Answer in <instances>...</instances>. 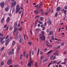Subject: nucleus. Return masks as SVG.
Segmentation results:
<instances>
[{"label":"nucleus","instance_id":"16","mask_svg":"<svg viewBox=\"0 0 67 67\" xmlns=\"http://www.w3.org/2000/svg\"><path fill=\"white\" fill-rule=\"evenodd\" d=\"M6 21L7 23H8L10 21V17H8V18L6 20Z\"/></svg>","mask_w":67,"mask_h":67},{"label":"nucleus","instance_id":"64","mask_svg":"<svg viewBox=\"0 0 67 67\" xmlns=\"http://www.w3.org/2000/svg\"><path fill=\"white\" fill-rule=\"evenodd\" d=\"M18 65H15L14 66V67H18Z\"/></svg>","mask_w":67,"mask_h":67},{"label":"nucleus","instance_id":"33","mask_svg":"<svg viewBox=\"0 0 67 67\" xmlns=\"http://www.w3.org/2000/svg\"><path fill=\"white\" fill-rule=\"evenodd\" d=\"M23 54H20V59H22V57H22V56H23Z\"/></svg>","mask_w":67,"mask_h":67},{"label":"nucleus","instance_id":"49","mask_svg":"<svg viewBox=\"0 0 67 67\" xmlns=\"http://www.w3.org/2000/svg\"><path fill=\"white\" fill-rule=\"evenodd\" d=\"M58 62V60H55L54 61V63H57V62Z\"/></svg>","mask_w":67,"mask_h":67},{"label":"nucleus","instance_id":"38","mask_svg":"<svg viewBox=\"0 0 67 67\" xmlns=\"http://www.w3.org/2000/svg\"><path fill=\"white\" fill-rule=\"evenodd\" d=\"M4 65V62L3 61L2 62H1V65Z\"/></svg>","mask_w":67,"mask_h":67},{"label":"nucleus","instance_id":"55","mask_svg":"<svg viewBox=\"0 0 67 67\" xmlns=\"http://www.w3.org/2000/svg\"><path fill=\"white\" fill-rule=\"evenodd\" d=\"M4 49V47H3L1 49V51H2Z\"/></svg>","mask_w":67,"mask_h":67},{"label":"nucleus","instance_id":"25","mask_svg":"<svg viewBox=\"0 0 67 67\" xmlns=\"http://www.w3.org/2000/svg\"><path fill=\"white\" fill-rule=\"evenodd\" d=\"M51 40L52 41H54V36H51Z\"/></svg>","mask_w":67,"mask_h":67},{"label":"nucleus","instance_id":"46","mask_svg":"<svg viewBox=\"0 0 67 67\" xmlns=\"http://www.w3.org/2000/svg\"><path fill=\"white\" fill-rule=\"evenodd\" d=\"M41 27L42 28V27H44V24H42L41 25Z\"/></svg>","mask_w":67,"mask_h":67},{"label":"nucleus","instance_id":"14","mask_svg":"<svg viewBox=\"0 0 67 67\" xmlns=\"http://www.w3.org/2000/svg\"><path fill=\"white\" fill-rule=\"evenodd\" d=\"M49 34L50 35H53V31H51L49 33Z\"/></svg>","mask_w":67,"mask_h":67},{"label":"nucleus","instance_id":"12","mask_svg":"<svg viewBox=\"0 0 67 67\" xmlns=\"http://www.w3.org/2000/svg\"><path fill=\"white\" fill-rule=\"evenodd\" d=\"M20 46H18L17 47V51L18 52H20Z\"/></svg>","mask_w":67,"mask_h":67},{"label":"nucleus","instance_id":"63","mask_svg":"<svg viewBox=\"0 0 67 67\" xmlns=\"http://www.w3.org/2000/svg\"><path fill=\"white\" fill-rule=\"evenodd\" d=\"M7 26L6 25H5L4 27V28H6L7 27Z\"/></svg>","mask_w":67,"mask_h":67},{"label":"nucleus","instance_id":"7","mask_svg":"<svg viewBox=\"0 0 67 67\" xmlns=\"http://www.w3.org/2000/svg\"><path fill=\"white\" fill-rule=\"evenodd\" d=\"M0 6L2 8H3L4 7V3L3 2H1L0 4Z\"/></svg>","mask_w":67,"mask_h":67},{"label":"nucleus","instance_id":"44","mask_svg":"<svg viewBox=\"0 0 67 67\" xmlns=\"http://www.w3.org/2000/svg\"><path fill=\"white\" fill-rule=\"evenodd\" d=\"M44 57L43 56H41V57L40 59H43V58H44Z\"/></svg>","mask_w":67,"mask_h":67},{"label":"nucleus","instance_id":"32","mask_svg":"<svg viewBox=\"0 0 67 67\" xmlns=\"http://www.w3.org/2000/svg\"><path fill=\"white\" fill-rule=\"evenodd\" d=\"M52 64H53V61H51V62L48 65V67H49V66H50Z\"/></svg>","mask_w":67,"mask_h":67},{"label":"nucleus","instance_id":"26","mask_svg":"<svg viewBox=\"0 0 67 67\" xmlns=\"http://www.w3.org/2000/svg\"><path fill=\"white\" fill-rule=\"evenodd\" d=\"M15 44V42L14 41H13L12 43V46L14 45Z\"/></svg>","mask_w":67,"mask_h":67},{"label":"nucleus","instance_id":"52","mask_svg":"<svg viewBox=\"0 0 67 67\" xmlns=\"http://www.w3.org/2000/svg\"><path fill=\"white\" fill-rule=\"evenodd\" d=\"M10 41V39L9 38H8L6 41V42H9V41Z\"/></svg>","mask_w":67,"mask_h":67},{"label":"nucleus","instance_id":"4","mask_svg":"<svg viewBox=\"0 0 67 67\" xmlns=\"http://www.w3.org/2000/svg\"><path fill=\"white\" fill-rule=\"evenodd\" d=\"M19 37L20 38L19 42V43H21V42H22V41H23V39L22 36H21V35H19Z\"/></svg>","mask_w":67,"mask_h":67},{"label":"nucleus","instance_id":"45","mask_svg":"<svg viewBox=\"0 0 67 67\" xmlns=\"http://www.w3.org/2000/svg\"><path fill=\"white\" fill-rule=\"evenodd\" d=\"M40 21H43V18L42 17H41L40 18Z\"/></svg>","mask_w":67,"mask_h":67},{"label":"nucleus","instance_id":"29","mask_svg":"<svg viewBox=\"0 0 67 67\" xmlns=\"http://www.w3.org/2000/svg\"><path fill=\"white\" fill-rule=\"evenodd\" d=\"M38 23L40 24H43V22L41 21H39Z\"/></svg>","mask_w":67,"mask_h":67},{"label":"nucleus","instance_id":"48","mask_svg":"<svg viewBox=\"0 0 67 67\" xmlns=\"http://www.w3.org/2000/svg\"><path fill=\"white\" fill-rule=\"evenodd\" d=\"M50 9H48L47 10V12H48L50 11Z\"/></svg>","mask_w":67,"mask_h":67},{"label":"nucleus","instance_id":"62","mask_svg":"<svg viewBox=\"0 0 67 67\" xmlns=\"http://www.w3.org/2000/svg\"><path fill=\"white\" fill-rule=\"evenodd\" d=\"M49 47H53V45H49Z\"/></svg>","mask_w":67,"mask_h":67},{"label":"nucleus","instance_id":"51","mask_svg":"<svg viewBox=\"0 0 67 67\" xmlns=\"http://www.w3.org/2000/svg\"><path fill=\"white\" fill-rule=\"evenodd\" d=\"M64 9L65 10H67V6H65L64 7Z\"/></svg>","mask_w":67,"mask_h":67},{"label":"nucleus","instance_id":"28","mask_svg":"<svg viewBox=\"0 0 67 67\" xmlns=\"http://www.w3.org/2000/svg\"><path fill=\"white\" fill-rule=\"evenodd\" d=\"M31 54L32 55H34V51L33 50H32L31 51Z\"/></svg>","mask_w":67,"mask_h":67},{"label":"nucleus","instance_id":"40","mask_svg":"<svg viewBox=\"0 0 67 67\" xmlns=\"http://www.w3.org/2000/svg\"><path fill=\"white\" fill-rule=\"evenodd\" d=\"M21 44L23 45H24V41H23H23H21Z\"/></svg>","mask_w":67,"mask_h":67},{"label":"nucleus","instance_id":"2","mask_svg":"<svg viewBox=\"0 0 67 67\" xmlns=\"http://www.w3.org/2000/svg\"><path fill=\"white\" fill-rule=\"evenodd\" d=\"M21 9V7H20L19 5H17L16 6V13H18V12L20 11Z\"/></svg>","mask_w":67,"mask_h":67},{"label":"nucleus","instance_id":"27","mask_svg":"<svg viewBox=\"0 0 67 67\" xmlns=\"http://www.w3.org/2000/svg\"><path fill=\"white\" fill-rule=\"evenodd\" d=\"M22 16H21V17H22V15H23V12H22V11H20L19 12V14H22Z\"/></svg>","mask_w":67,"mask_h":67},{"label":"nucleus","instance_id":"11","mask_svg":"<svg viewBox=\"0 0 67 67\" xmlns=\"http://www.w3.org/2000/svg\"><path fill=\"white\" fill-rule=\"evenodd\" d=\"M60 7H58L57 8V11L58 12H59V11H60Z\"/></svg>","mask_w":67,"mask_h":67},{"label":"nucleus","instance_id":"61","mask_svg":"<svg viewBox=\"0 0 67 67\" xmlns=\"http://www.w3.org/2000/svg\"><path fill=\"white\" fill-rule=\"evenodd\" d=\"M43 10L42 9H40V11H41V12H42V11H43Z\"/></svg>","mask_w":67,"mask_h":67},{"label":"nucleus","instance_id":"54","mask_svg":"<svg viewBox=\"0 0 67 67\" xmlns=\"http://www.w3.org/2000/svg\"><path fill=\"white\" fill-rule=\"evenodd\" d=\"M66 12H67V10H65L64 12V13L65 14H66Z\"/></svg>","mask_w":67,"mask_h":67},{"label":"nucleus","instance_id":"47","mask_svg":"<svg viewBox=\"0 0 67 67\" xmlns=\"http://www.w3.org/2000/svg\"><path fill=\"white\" fill-rule=\"evenodd\" d=\"M28 43L29 44L30 46H31L32 45V42H29Z\"/></svg>","mask_w":67,"mask_h":67},{"label":"nucleus","instance_id":"18","mask_svg":"<svg viewBox=\"0 0 67 67\" xmlns=\"http://www.w3.org/2000/svg\"><path fill=\"white\" fill-rule=\"evenodd\" d=\"M52 52H53L52 50L50 51L47 53V55H49V54H50V53H52Z\"/></svg>","mask_w":67,"mask_h":67},{"label":"nucleus","instance_id":"22","mask_svg":"<svg viewBox=\"0 0 67 67\" xmlns=\"http://www.w3.org/2000/svg\"><path fill=\"white\" fill-rule=\"evenodd\" d=\"M38 20H36V21L35 23V26H36V24H37V23H38Z\"/></svg>","mask_w":67,"mask_h":67},{"label":"nucleus","instance_id":"6","mask_svg":"<svg viewBox=\"0 0 67 67\" xmlns=\"http://www.w3.org/2000/svg\"><path fill=\"white\" fill-rule=\"evenodd\" d=\"M47 20L48 21L47 22V23L48 24H49V25H51L52 23V22H51V20L49 19V18H48Z\"/></svg>","mask_w":67,"mask_h":67},{"label":"nucleus","instance_id":"3","mask_svg":"<svg viewBox=\"0 0 67 67\" xmlns=\"http://www.w3.org/2000/svg\"><path fill=\"white\" fill-rule=\"evenodd\" d=\"M16 2L15 1H14L12 4L11 5V8H13L14 6L16 5Z\"/></svg>","mask_w":67,"mask_h":67},{"label":"nucleus","instance_id":"21","mask_svg":"<svg viewBox=\"0 0 67 67\" xmlns=\"http://www.w3.org/2000/svg\"><path fill=\"white\" fill-rule=\"evenodd\" d=\"M4 17H3L1 21V23H2L3 21H4Z\"/></svg>","mask_w":67,"mask_h":67},{"label":"nucleus","instance_id":"53","mask_svg":"<svg viewBox=\"0 0 67 67\" xmlns=\"http://www.w3.org/2000/svg\"><path fill=\"white\" fill-rule=\"evenodd\" d=\"M0 36H3V34H2L0 33Z\"/></svg>","mask_w":67,"mask_h":67},{"label":"nucleus","instance_id":"35","mask_svg":"<svg viewBox=\"0 0 67 67\" xmlns=\"http://www.w3.org/2000/svg\"><path fill=\"white\" fill-rule=\"evenodd\" d=\"M15 10L14 8H13L12 10V13H13V12H14V11H15Z\"/></svg>","mask_w":67,"mask_h":67},{"label":"nucleus","instance_id":"24","mask_svg":"<svg viewBox=\"0 0 67 67\" xmlns=\"http://www.w3.org/2000/svg\"><path fill=\"white\" fill-rule=\"evenodd\" d=\"M22 29H23V27H21L19 29H18V30L19 31H21L22 30Z\"/></svg>","mask_w":67,"mask_h":67},{"label":"nucleus","instance_id":"60","mask_svg":"<svg viewBox=\"0 0 67 67\" xmlns=\"http://www.w3.org/2000/svg\"><path fill=\"white\" fill-rule=\"evenodd\" d=\"M26 58H28L29 57V55H26Z\"/></svg>","mask_w":67,"mask_h":67},{"label":"nucleus","instance_id":"42","mask_svg":"<svg viewBox=\"0 0 67 67\" xmlns=\"http://www.w3.org/2000/svg\"><path fill=\"white\" fill-rule=\"evenodd\" d=\"M64 44H65V42H63L61 44L62 46H64Z\"/></svg>","mask_w":67,"mask_h":67},{"label":"nucleus","instance_id":"59","mask_svg":"<svg viewBox=\"0 0 67 67\" xmlns=\"http://www.w3.org/2000/svg\"><path fill=\"white\" fill-rule=\"evenodd\" d=\"M15 39L16 40H18V36H16Z\"/></svg>","mask_w":67,"mask_h":67},{"label":"nucleus","instance_id":"15","mask_svg":"<svg viewBox=\"0 0 67 67\" xmlns=\"http://www.w3.org/2000/svg\"><path fill=\"white\" fill-rule=\"evenodd\" d=\"M13 52H12L11 51H10L8 53L9 55H12L13 54Z\"/></svg>","mask_w":67,"mask_h":67},{"label":"nucleus","instance_id":"39","mask_svg":"<svg viewBox=\"0 0 67 67\" xmlns=\"http://www.w3.org/2000/svg\"><path fill=\"white\" fill-rule=\"evenodd\" d=\"M54 55H57V56H58V54H57V53L55 52L54 53Z\"/></svg>","mask_w":67,"mask_h":67},{"label":"nucleus","instance_id":"58","mask_svg":"<svg viewBox=\"0 0 67 67\" xmlns=\"http://www.w3.org/2000/svg\"><path fill=\"white\" fill-rule=\"evenodd\" d=\"M61 64H64V65H66V62L62 63Z\"/></svg>","mask_w":67,"mask_h":67},{"label":"nucleus","instance_id":"19","mask_svg":"<svg viewBox=\"0 0 67 67\" xmlns=\"http://www.w3.org/2000/svg\"><path fill=\"white\" fill-rule=\"evenodd\" d=\"M14 27H16V26H17L18 25V23H17V22H16L14 23Z\"/></svg>","mask_w":67,"mask_h":67},{"label":"nucleus","instance_id":"30","mask_svg":"<svg viewBox=\"0 0 67 67\" xmlns=\"http://www.w3.org/2000/svg\"><path fill=\"white\" fill-rule=\"evenodd\" d=\"M47 33H49V31H50V30H49V29H47Z\"/></svg>","mask_w":67,"mask_h":67},{"label":"nucleus","instance_id":"36","mask_svg":"<svg viewBox=\"0 0 67 67\" xmlns=\"http://www.w3.org/2000/svg\"><path fill=\"white\" fill-rule=\"evenodd\" d=\"M9 29L10 31H12L13 29V27H10L9 28Z\"/></svg>","mask_w":67,"mask_h":67},{"label":"nucleus","instance_id":"43","mask_svg":"<svg viewBox=\"0 0 67 67\" xmlns=\"http://www.w3.org/2000/svg\"><path fill=\"white\" fill-rule=\"evenodd\" d=\"M29 63L31 64L32 65V64H33V61H29Z\"/></svg>","mask_w":67,"mask_h":67},{"label":"nucleus","instance_id":"5","mask_svg":"<svg viewBox=\"0 0 67 67\" xmlns=\"http://www.w3.org/2000/svg\"><path fill=\"white\" fill-rule=\"evenodd\" d=\"M12 62V60L11 59H9L7 61V63L8 65H11V63Z\"/></svg>","mask_w":67,"mask_h":67},{"label":"nucleus","instance_id":"23","mask_svg":"<svg viewBox=\"0 0 67 67\" xmlns=\"http://www.w3.org/2000/svg\"><path fill=\"white\" fill-rule=\"evenodd\" d=\"M34 12L36 14H38V11L36 10H34Z\"/></svg>","mask_w":67,"mask_h":67},{"label":"nucleus","instance_id":"8","mask_svg":"<svg viewBox=\"0 0 67 67\" xmlns=\"http://www.w3.org/2000/svg\"><path fill=\"white\" fill-rule=\"evenodd\" d=\"M9 8H10V7H6L5 9V11L8 12V11L9 9Z\"/></svg>","mask_w":67,"mask_h":67},{"label":"nucleus","instance_id":"57","mask_svg":"<svg viewBox=\"0 0 67 67\" xmlns=\"http://www.w3.org/2000/svg\"><path fill=\"white\" fill-rule=\"evenodd\" d=\"M9 36H8V35H7V36L5 38L6 39H8V38L9 37Z\"/></svg>","mask_w":67,"mask_h":67},{"label":"nucleus","instance_id":"20","mask_svg":"<svg viewBox=\"0 0 67 67\" xmlns=\"http://www.w3.org/2000/svg\"><path fill=\"white\" fill-rule=\"evenodd\" d=\"M31 65L32 64H31L29 63L27 66H29V67H31Z\"/></svg>","mask_w":67,"mask_h":67},{"label":"nucleus","instance_id":"56","mask_svg":"<svg viewBox=\"0 0 67 67\" xmlns=\"http://www.w3.org/2000/svg\"><path fill=\"white\" fill-rule=\"evenodd\" d=\"M60 46H58L57 47V49H59V48L60 47Z\"/></svg>","mask_w":67,"mask_h":67},{"label":"nucleus","instance_id":"1","mask_svg":"<svg viewBox=\"0 0 67 67\" xmlns=\"http://www.w3.org/2000/svg\"><path fill=\"white\" fill-rule=\"evenodd\" d=\"M39 36L40 37V39L41 41H43V40H44V41H45V39L46 37L45 36L42 35V34H40L39 35Z\"/></svg>","mask_w":67,"mask_h":67},{"label":"nucleus","instance_id":"31","mask_svg":"<svg viewBox=\"0 0 67 67\" xmlns=\"http://www.w3.org/2000/svg\"><path fill=\"white\" fill-rule=\"evenodd\" d=\"M25 55H26V52H24L23 55L24 57H25Z\"/></svg>","mask_w":67,"mask_h":67},{"label":"nucleus","instance_id":"9","mask_svg":"<svg viewBox=\"0 0 67 67\" xmlns=\"http://www.w3.org/2000/svg\"><path fill=\"white\" fill-rule=\"evenodd\" d=\"M42 3H43V2H41V3L40 4V5L39 7V9L40 8H42V7L43 6V5H42Z\"/></svg>","mask_w":67,"mask_h":67},{"label":"nucleus","instance_id":"13","mask_svg":"<svg viewBox=\"0 0 67 67\" xmlns=\"http://www.w3.org/2000/svg\"><path fill=\"white\" fill-rule=\"evenodd\" d=\"M0 42L2 44H3L4 42H5V41H4L3 40H1Z\"/></svg>","mask_w":67,"mask_h":67},{"label":"nucleus","instance_id":"10","mask_svg":"<svg viewBox=\"0 0 67 67\" xmlns=\"http://www.w3.org/2000/svg\"><path fill=\"white\" fill-rule=\"evenodd\" d=\"M18 29L17 27H14V32H16V31H18Z\"/></svg>","mask_w":67,"mask_h":67},{"label":"nucleus","instance_id":"37","mask_svg":"<svg viewBox=\"0 0 67 67\" xmlns=\"http://www.w3.org/2000/svg\"><path fill=\"white\" fill-rule=\"evenodd\" d=\"M9 43V42H8L7 41H6L5 43V45H6V46H7L8 44V43Z\"/></svg>","mask_w":67,"mask_h":67},{"label":"nucleus","instance_id":"50","mask_svg":"<svg viewBox=\"0 0 67 67\" xmlns=\"http://www.w3.org/2000/svg\"><path fill=\"white\" fill-rule=\"evenodd\" d=\"M58 15V12H56L55 14V16H57Z\"/></svg>","mask_w":67,"mask_h":67},{"label":"nucleus","instance_id":"41","mask_svg":"<svg viewBox=\"0 0 67 67\" xmlns=\"http://www.w3.org/2000/svg\"><path fill=\"white\" fill-rule=\"evenodd\" d=\"M37 62H35V67H38V66H37Z\"/></svg>","mask_w":67,"mask_h":67},{"label":"nucleus","instance_id":"34","mask_svg":"<svg viewBox=\"0 0 67 67\" xmlns=\"http://www.w3.org/2000/svg\"><path fill=\"white\" fill-rule=\"evenodd\" d=\"M47 60H48V59H46L44 60H43V62L44 63H45V62H47Z\"/></svg>","mask_w":67,"mask_h":67},{"label":"nucleus","instance_id":"17","mask_svg":"<svg viewBox=\"0 0 67 67\" xmlns=\"http://www.w3.org/2000/svg\"><path fill=\"white\" fill-rule=\"evenodd\" d=\"M53 57H54V55H51L50 57V59L51 60H52L53 59Z\"/></svg>","mask_w":67,"mask_h":67}]
</instances>
